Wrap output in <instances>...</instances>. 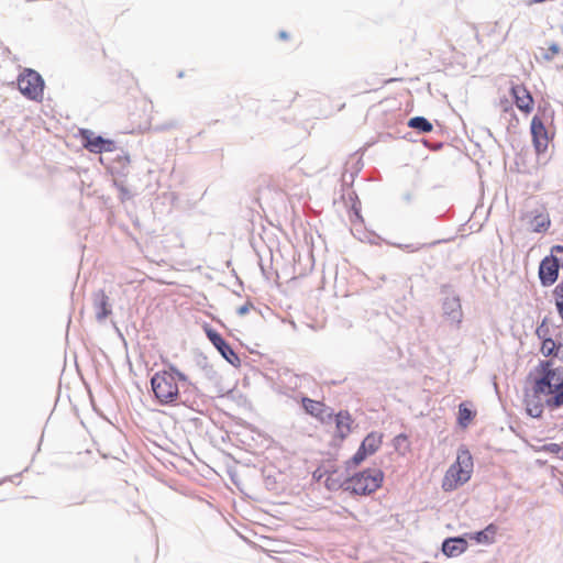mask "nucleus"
<instances>
[{"mask_svg":"<svg viewBox=\"0 0 563 563\" xmlns=\"http://www.w3.org/2000/svg\"><path fill=\"white\" fill-rule=\"evenodd\" d=\"M531 390L543 398L545 406L556 409L563 406V367L552 361H541L531 372Z\"/></svg>","mask_w":563,"mask_h":563,"instance_id":"1","label":"nucleus"},{"mask_svg":"<svg viewBox=\"0 0 563 563\" xmlns=\"http://www.w3.org/2000/svg\"><path fill=\"white\" fill-rule=\"evenodd\" d=\"M186 376L170 366L156 372L151 378V387L156 401L163 406H177L180 402V384Z\"/></svg>","mask_w":563,"mask_h":563,"instance_id":"2","label":"nucleus"},{"mask_svg":"<svg viewBox=\"0 0 563 563\" xmlns=\"http://www.w3.org/2000/svg\"><path fill=\"white\" fill-rule=\"evenodd\" d=\"M473 457L467 449H460L455 462L445 472L441 487L444 492H453L471 479L473 473Z\"/></svg>","mask_w":563,"mask_h":563,"instance_id":"3","label":"nucleus"},{"mask_svg":"<svg viewBox=\"0 0 563 563\" xmlns=\"http://www.w3.org/2000/svg\"><path fill=\"white\" fill-rule=\"evenodd\" d=\"M384 478L382 470L369 467L349 477L345 490L353 495L367 496L382 487Z\"/></svg>","mask_w":563,"mask_h":563,"instance_id":"4","label":"nucleus"},{"mask_svg":"<svg viewBox=\"0 0 563 563\" xmlns=\"http://www.w3.org/2000/svg\"><path fill=\"white\" fill-rule=\"evenodd\" d=\"M313 477L322 482L329 490L333 492L343 487L345 488L349 479L344 471L332 463H327L318 467L313 473Z\"/></svg>","mask_w":563,"mask_h":563,"instance_id":"5","label":"nucleus"},{"mask_svg":"<svg viewBox=\"0 0 563 563\" xmlns=\"http://www.w3.org/2000/svg\"><path fill=\"white\" fill-rule=\"evenodd\" d=\"M18 87L22 95L32 100L41 99L44 82L38 73L25 69L18 78Z\"/></svg>","mask_w":563,"mask_h":563,"instance_id":"6","label":"nucleus"},{"mask_svg":"<svg viewBox=\"0 0 563 563\" xmlns=\"http://www.w3.org/2000/svg\"><path fill=\"white\" fill-rule=\"evenodd\" d=\"M82 146L90 153L101 154L103 152H113L117 148L115 142L110 139H103L96 135L92 131L84 129L79 132Z\"/></svg>","mask_w":563,"mask_h":563,"instance_id":"7","label":"nucleus"},{"mask_svg":"<svg viewBox=\"0 0 563 563\" xmlns=\"http://www.w3.org/2000/svg\"><path fill=\"white\" fill-rule=\"evenodd\" d=\"M383 443V433L380 432H371L368 433L363 442L361 443L358 450L352 457V462L354 465H358L362 463L367 456L373 455L378 451Z\"/></svg>","mask_w":563,"mask_h":563,"instance_id":"8","label":"nucleus"},{"mask_svg":"<svg viewBox=\"0 0 563 563\" xmlns=\"http://www.w3.org/2000/svg\"><path fill=\"white\" fill-rule=\"evenodd\" d=\"M510 95L517 109L528 115L533 111L534 99L523 84H511Z\"/></svg>","mask_w":563,"mask_h":563,"instance_id":"9","label":"nucleus"},{"mask_svg":"<svg viewBox=\"0 0 563 563\" xmlns=\"http://www.w3.org/2000/svg\"><path fill=\"white\" fill-rule=\"evenodd\" d=\"M301 406L306 413L316 418L321 423L328 422L333 417L332 410L323 401L302 397Z\"/></svg>","mask_w":563,"mask_h":563,"instance_id":"10","label":"nucleus"},{"mask_svg":"<svg viewBox=\"0 0 563 563\" xmlns=\"http://www.w3.org/2000/svg\"><path fill=\"white\" fill-rule=\"evenodd\" d=\"M205 332L207 338L211 341L214 347L220 352V354L231 364L235 365L240 362L239 356L231 349V346L227 343V341L222 338V335L217 332L214 329L210 327H205Z\"/></svg>","mask_w":563,"mask_h":563,"instance_id":"11","label":"nucleus"},{"mask_svg":"<svg viewBox=\"0 0 563 563\" xmlns=\"http://www.w3.org/2000/svg\"><path fill=\"white\" fill-rule=\"evenodd\" d=\"M530 130L536 152L538 154L544 153L548 150L549 145V134L541 118H539L538 115H534L532 118Z\"/></svg>","mask_w":563,"mask_h":563,"instance_id":"12","label":"nucleus"},{"mask_svg":"<svg viewBox=\"0 0 563 563\" xmlns=\"http://www.w3.org/2000/svg\"><path fill=\"white\" fill-rule=\"evenodd\" d=\"M335 430L333 433V441L336 444L342 443L352 432L353 418L346 410L339 411L335 416Z\"/></svg>","mask_w":563,"mask_h":563,"instance_id":"13","label":"nucleus"},{"mask_svg":"<svg viewBox=\"0 0 563 563\" xmlns=\"http://www.w3.org/2000/svg\"><path fill=\"white\" fill-rule=\"evenodd\" d=\"M559 262L554 256L542 260L539 267V277L544 286H550L558 279Z\"/></svg>","mask_w":563,"mask_h":563,"instance_id":"14","label":"nucleus"},{"mask_svg":"<svg viewBox=\"0 0 563 563\" xmlns=\"http://www.w3.org/2000/svg\"><path fill=\"white\" fill-rule=\"evenodd\" d=\"M93 305L96 309V317L98 320H104L111 314L109 297L107 296L104 290L100 289L95 294Z\"/></svg>","mask_w":563,"mask_h":563,"instance_id":"15","label":"nucleus"},{"mask_svg":"<svg viewBox=\"0 0 563 563\" xmlns=\"http://www.w3.org/2000/svg\"><path fill=\"white\" fill-rule=\"evenodd\" d=\"M525 402H526V410L529 416H531L533 418L541 417V415L543 412L544 405H545L543 401V398H539L532 391V395H526Z\"/></svg>","mask_w":563,"mask_h":563,"instance_id":"16","label":"nucleus"},{"mask_svg":"<svg viewBox=\"0 0 563 563\" xmlns=\"http://www.w3.org/2000/svg\"><path fill=\"white\" fill-rule=\"evenodd\" d=\"M476 416L471 402H462L459 406L457 423L462 428H467Z\"/></svg>","mask_w":563,"mask_h":563,"instance_id":"17","label":"nucleus"},{"mask_svg":"<svg viewBox=\"0 0 563 563\" xmlns=\"http://www.w3.org/2000/svg\"><path fill=\"white\" fill-rule=\"evenodd\" d=\"M466 542L463 539L454 538L443 542L442 551L448 556H456L465 550Z\"/></svg>","mask_w":563,"mask_h":563,"instance_id":"18","label":"nucleus"},{"mask_svg":"<svg viewBox=\"0 0 563 563\" xmlns=\"http://www.w3.org/2000/svg\"><path fill=\"white\" fill-rule=\"evenodd\" d=\"M550 218L547 213L536 214L529 222L530 229L533 232H544L550 227Z\"/></svg>","mask_w":563,"mask_h":563,"instance_id":"19","label":"nucleus"},{"mask_svg":"<svg viewBox=\"0 0 563 563\" xmlns=\"http://www.w3.org/2000/svg\"><path fill=\"white\" fill-rule=\"evenodd\" d=\"M408 125L424 133H429L433 129L432 124L423 117L411 118Z\"/></svg>","mask_w":563,"mask_h":563,"instance_id":"20","label":"nucleus"},{"mask_svg":"<svg viewBox=\"0 0 563 563\" xmlns=\"http://www.w3.org/2000/svg\"><path fill=\"white\" fill-rule=\"evenodd\" d=\"M558 349H559V346L554 340L543 339L542 344H541V353L544 356L555 355Z\"/></svg>","mask_w":563,"mask_h":563,"instance_id":"21","label":"nucleus"},{"mask_svg":"<svg viewBox=\"0 0 563 563\" xmlns=\"http://www.w3.org/2000/svg\"><path fill=\"white\" fill-rule=\"evenodd\" d=\"M554 298L558 312L560 317L563 319V283L559 284L554 289Z\"/></svg>","mask_w":563,"mask_h":563,"instance_id":"22","label":"nucleus"},{"mask_svg":"<svg viewBox=\"0 0 563 563\" xmlns=\"http://www.w3.org/2000/svg\"><path fill=\"white\" fill-rule=\"evenodd\" d=\"M499 107L504 113H509L514 119L517 120L514 107L508 99H501L499 101Z\"/></svg>","mask_w":563,"mask_h":563,"instance_id":"23","label":"nucleus"},{"mask_svg":"<svg viewBox=\"0 0 563 563\" xmlns=\"http://www.w3.org/2000/svg\"><path fill=\"white\" fill-rule=\"evenodd\" d=\"M497 531V528L494 525H489L484 531L477 533L478 541H487L488 534L494 536Z\"/></svg>","mask_w":563,"mask_h":563,"instance_id":"24","label":"nucleus"},{"mask_svg":"<svg viewBox=\"0 0 563 563\" xmlns=\"http://www.w3.org/2000/svg\"><path fill=\"white\" fill-rule=\"evenodd\" d=\"M543 450L549 453L559 454L563 450V448L556 443H549L543 446Z\"/></svg>","mask_w":563,"mask_h":563,"instance_id":"25","label":"nucleus"},{"mask_svg":"<svg viewBox=\"0 0 563 563\" xmlns=\"http://www.w3.org/2000/svg\"><path fill=\"white\" fill-rule=\"evenodd\" d=\"M408 442V438L406 434H398L395 440H394V443H395V448L398 449L401 444L404 443H407Z\"/></svg>","mask_w":563,"mask_h":563,"instance_id":"26","label":"nucleus"},{"mask_svg":"<svg viewBox=\"0 0 563 563\" xmlns=\"http://www.w3.org/2000/svg\"><path fill=\"white\" fill-rule=\"evenodd\" d=\"M252 307H253V306H252L251 303H246V305H244V306L240 307V308L238 309V312H239V314L243 316V314L247 313V312H249V310H250Z\"/></svg>","mask_w":563,"mask_h":563,"instance_id":"27","label":"nucleus"},{"mask_svg":"<svg viewBox=\"0 0 563 563\" xmlns=\"http://www.w3.org/2000/svg\"><path fill=\"white\" fill-rule=\"evenodd\" d=\"M549 52L551 53L552 56L559 54L560 48H559L558 44H551L549 46Z\"/></svg>","mask_w":563,"mask_h":563,"instance_id":"28","label":"nucleus"},{"mask_svg":"<svg viewBox=\"0 0 563 563\" xmlns=\"http://www.w3.org/2000/svg\"><path fill=\"white\" fill-rule=\"evenodd\" d=\"M548 329H544L543 325L539 327L537 329V334L540 336V338H543L547 333Z\"/></svg>","mask_w":563,"mask_h":563,"instance_id":"29","label":"nucleus"},{"mask_svg":"<svg viewBox=\"0 0 563 563\" xmlns=\"http://www.w3.org/2000/svg\"><path fill=\"white\" fill-rule=\"evenodd\" d=\"M279 37L283 38V40H287L288 38V34L286 32H280L279 33Z\"/></svg>","mask_w":563,"mask_h":563,"instance_id":"30","label":"nucleus"},{"mask_svg":"<svg viewBox=\"0 0 563 563\" xmlns=\"http://www.w3.org/2000/svg\"><path fill=\"white\" fill-rule=\"evenodd\" d=\"M143 107L144 108H151L152 109V103L151 102H147V101H143Z\"/></svg>","mask_w":563,"mask_h":563,"instance_id":"31","label":"nucleus"}]
</instances>
